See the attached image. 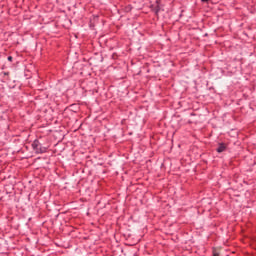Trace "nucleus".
Listing matches in <instances>:
<instances>
[{
    "mask_svg": "<svg viewBox=\"0 0 256 256\" xmlns=\"http://www.w3.org/2000/svg\"><path fill=\"white\" fill-rule=\"evenodd\" d=\"M32 149L33 151H35V153L39 154V153H45L46 148L41 146V142H39V140H34L32 143Z\"/></svg>",
    "mask_w": 256,
    "mask_h": 256,
    "instance_id": "obj_1",
    "label": "nucleus"
},
{
    "mask_svg": "<svg viewBox=\"0 0 256 256\" xmlns=\"http://www.w3.org/2000/svg\"><path fill=\"white\" fill-rule=\"evenodd\" d=\"M227 149V146L224 143H220L216 149L217 153H223Z\"/></svg>",
    "mask_w": 256,
    "mask_h": 256,
    "instance_id": "obj_2",
    "label": "nucleus"
},
{
    "mask_svg": "<svg viewBox=\"0 0 256 256\" xmlns=\"http://www.w3.org/2000/svg\"><path fill=\"white\" fill-rule=\"evenodd\" d=\"M153 11H154V13H155L156 15H158V14H159V11H161V7H159V5H157V6L153 9Z\"/></svg>",
    "mask_w": 256,
    "mask_h": 256,
    "instance_id": "obj_3",
    "label": "nucleus"
},
{
    "mask_svg": "<svg viewBox=\"0 0 256 256\" xmlns=\"http://www.w3.org/2000/svg\"><path fill=\"white\" fill-rule=\"evenodd\" d=\"M8 61H13V56H8Z\"/></svg>",
    "mask_w": 256,
    "mask_h": 256,
    "instance_id": "obj_4",
    "label": "nucleus"
},
{
    "mask_svg": "<svg viewBox=\"0 0 256 256\" xmlns=\"http://www.w3.org/2000/svg\"><path fill=\"white\" fill-rule=\"evenodd\" d=\"M202 3H208L209 0H201Z\"/></svg>",
    "mask_w": 256,
    "mask_h": 256,
    "instance_id": "obj_5",
    "label": "nucleus"
},
{
    "mask_svg": "<svg viewBox=\"0 0 256 256\" xmlns=\"http://www.w3.org/2000/svg\"><path fill=\"white\" fill-rule=\"evenodd\" d=\"M214 256H219V254L218 253H214Z\"/></svg>",
    "mask_w": 256,
    "mask_h": 256,
    "instance_id": "obj_6",
    "label": "nucleus"
}]
</instances>
